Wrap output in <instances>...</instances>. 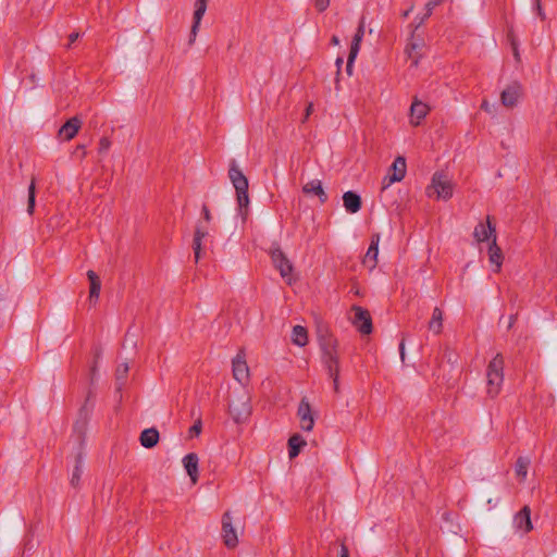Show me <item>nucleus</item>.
<instances>
[{"mask_svg":"<svg viewBox=\"0 0 557 557\" xmlns=\"http://www.w3.org/2000/svg\"><path fill=\"white\" fill-rule=\"evenodd\" d=\"M228 176H230V180L236 190L238 212H239L240 216L245 220L248 215V205H249L248 180L244 175L242 170L237 166L235 161H233L230 166Z\"/></svg>","mask_w":557,"mask_h":557,"instance_id":"obj_1","label":"nucleus"},{"mask_svg":"<svg viewBox=\"0 0 557 557\" xmlns=\"http://www.w3.org/2000/svg\"><path fill=\"white\" fill-rule=\"evenodd\" d=\"M320 347L322 350V362L329 375H336L339 372V355L336 338L331 334L321 336Z\"/></svg>","mask_w":557,"mask_h":557,"instance_id":"obj_2","label":"nucleus"},{"mask_svg":"<svg viewBox=\"0 0 557 557\" xmlns=\"http://www.w3.org/2000/svg\"><path fill=\"white\" fill-rule=\"evenodd\" d=\"M487 395L492 398L496 397L504 382V357L497 354L488 363L486 370Z\"/></svg>","mask_w":557,"mask_h":557,"instance_id":"obj_3","label":"nucleus"},{"mask_svg":"<svg viewBox=\"0 0 557 557\" xmlns=\"http://www.w3.org/2000/svg\"><path fill=\"white\" fill-rule=\"evenodd\" d=\"M425 193L429 197L435 195L437 199L448 200L453 197L454 184L445 173L435 172Z\"/></svg>","mask_w":557,"mask_h":557,"instance_id":"obj_4","label":"nucleus"},{"mask_svg":"<svg viewBox=\"0 0 557 557\" xmlns=\"http://www.w3.org/2000/svg\"><path fill=\"white\" fill-rule=\"evenodd\" d=\"M271 259L274 267L280 271L281 276L286 281L287 284H292L294 282L293 276V264L287 259L285 253L281 248H274L271 250Z\"/></svg>","mask_w":557,"mask_h":557,"instance_id":"obj_5","label":"nucleus"},{"mask_svg":"<svg viewBox=\"0 0 557 557\" xmlns=\"http://www.w3.org/2000/svg\"><path fill=\"white\" fill-rule=\"evenodd\" d=\"M351 311L354 312V317L350 318L352 325L362 335L371 334L373 326L370 312L360 306H352Z\"/></svg>","mask_w":557,"mask_h":557,"instance_id":"obj_6","label":"nucleus"},{"mask_svg":"<svg viewBox=\"0 0 557 557\" xmlns=\"http://www.w3.org/2000/svg\"><path fill=\"white\" fill-rule=\"evenodd\" d=\"M406 159L397 157L388 169L387 174L383 177L382 189L388 188L393 183L400 182L406 175Z\"/></svg>","mask_w":557,"mask_h":557,"instance_id":"obj_7","label":"nucleus"},{"mask_svg":"<svg viewBox=\"0 0 557 557\" xmlns=\"http://www.w3.org/2000/svg\"><path fill=\"white\" fill-rule=\"evenodd\" d=\"M364 25H366V21H364V17H362L359 22L358 28L352 38V42H351V47H350V51H349V55H348V60H347V64H346V72L348 75L352 74L354 62L359 53L360 45H361V41L364 36Z\"/></svg>","mask_w":557,"mask_h":557,"instance_id":"obj_8","label":"nucleus"},{"mask_svg":"<svg viewBox=\"0 0 557 557\" xmlns=\"http://www.w3.org/2000/svg\"><path fill=\"white\" fill-rule=\"evenodd\" d=\"M222 537L223 543L227 548L232 549L238 545L237 532L233 527L230 511L224 512L222 516Z\"/></svg>","mask_w":557,"mask_h":557,"instance_id":"obj_9","label":"nucleus"},{"mask_svg":"<svg viewBox=\"0 0 557 557\" xmlns=\"http://www.w3.org/2000/svg\"><path fill=\"white\" fill-rule=\"evenodd\" d=\"M522 95V86L518 82L508 85L500 94V101L504 107L513 108Z\"/></svg>","mask_w":557,"mask_h":557,"instance_id":"obj_10","label":"nucleus"},{"mask_svg":"<svg viewBox=\"0 0 557 557\" xmlns=\"http://www.w3.org/2000/svg\"><path fill=\"white\" fill-rule=\"evenodd\" d=\"M232 363L234 379L240 384L246 383L249 379V368L247 366L245 354L243 350H239V352L233 359Z\"/></svg>","mask_w":557,"mask_h":557,"instance_id":"obj_11","label":"nucleus"},{"mask_svg":"<svg viewBox=\"0 0 557 557\" xmlns=\"http://www.w3.org/2000/svg\"><path fill=\"white\" fill-rule=\"evenodd\" d=\"M473 237L478 243L492 242L496 237V228L491 223L490 216L486 219V223L480 222L473 232Z\"/></svg>","mask_w":557,"mask_h":557,"instance_id":"obj_12","label":"nucleus"},{"mask_svg":"<svg viewBox=\"0 0 557 557\" xmlns=\"http://www.w3.org/2000/svg\"><path fill=\"white\" fill-rule=\"evenodd\" d=\"M297 414L300 420V428L307 432L311 431L314 425V419L311 412L310 404L306 398L300 400Z\"/></svg>","mask_w":557,"mask_h":557,"instance_id":"obj_13","label":"nucleus"},{"mask_svg":"<svg viewBox=\"0 0 557 557\" xmlns=\"http://www.w3.org/2000/svg\"><path fill=\"white\" fill-rule=\"evenodd\" d=\"M230 411L237 423L243 422L250 414L249 399L244 397L243 399L231 403Z\"/></svg>","mask_w":557,"mask_h":557,"instance_id":"obj_14","label":"nucleus"},{"mask_svg":"<svg viewBox=\"0 0 557 557\" xmlns=\"http://www.w3.org/2000/svg\"><path fill=\"white\" fill-rule=\"evenodd\" d=\"M207 10V0H196L195 2V12H194V23L190 29L189 44L193 45L196 40L200 22Z\"/></svg>","mask_w":557,"mask_h":557,"instance_id":"obj_15","label":"nucleus"},{"mask_svg":"<svg viewBox=\"0 0 557 557\" xmlns=\"http://www.w3.org/2000/svg\"><path fill=\"white\" fill-rule=\"evenodd\" d=\"M81 127L82 121L77 116H73L60 127L58 136L69 141L77 135Z\"/></svg>","mask_w":557,"mask_h":557,"instance_id":"obj_16","label":"nucleus"},{"mask_svg":"<svg viewBox=\"0 0 557 557\" xmlns=\"http://www.w3.org/2000/svg\"><path fill=\"white\" fill-rule=\"evenodd\" d=\"M513 527L522 533H528L533 529L531 521V509L524 506L515 517Z\"/></svg>","mask_w":557,"mask_h":557,"instance_id":"obj_17","label":"nucleus"},{"mask_svg":"<svg viewBox=\"0 0 557 557\" xmlns=\"http://www.w3.org/2000/svg\"><path fill=\"white\" fill-rule=\"evenodd\" d=\"M430 107L419 99H414L410 106V124L420 125L421 121L428 115Z\"/></svg>","mask_w":557,"mask_h":557,"instance_id":"obj_18","label":"nucleus"},{"mask_svg":"<svg viewBox=\"0 0 557 557\" xmlns=\"http://www.w3.org/2000/svg\"><path fill=\"white\" fill-rule=\"evenodd\" d=\"M209 224H205L202 221H198L193 239V250L196 262L200 259L201 243L202 239L209 235Z\"/></svg>","mask_w":557,"mask_h":557,"instance_id":"obj_19","label":"nucleus"},{"mask_svg":"<svg viewBox=\"0 0 557 557\" xmlns=\"http://www.w3.org/2000/svg\"><path fill=\"white\" fill-rule=\"evenodd\" d=\"M379 244H380V235L373 234L371 237L370 246L367 250V253L363 258V264L369 269H374L377 264V255H379Z\"/></svg>","mask_w":557,"mask_h":557,"instance_id":"obj_20","label":"nucleus"},{"mask_svg":"<svg viewBox=\"0 0 557 557\" xmlns=\"http://www.w3.org/2000/svg\"><path fill=\"white\" fill-rule=\"evenodd\" d=\"M198 462H199V458H198L197 454H195V453H189L183 458L184 468H185L187 474L189 475L190 481L194 484L197 483L198 478H199Z\"/></svg>","mask_w":557,"mask_h":557,"instance_id":"obj_21","label":"nucleus"},{"mask_svg":"<svg viewBox=\"0 0 557 557\" xmlns=\"http://www.w3.org/2000/svg\"><path fill=\"white\" fill-rule=\"evenodd\" d=\"M488 261L494 265L493 271L498 273L502 269L504 256L502 249L497 245L496 238H494L488 245Z\"/></svg>","mask_w":557,"mask_h":557,"instance_id":"obj_22","label":"nucleus"},{"mask_svg":"<svg viewBox=\"0 0 557 557\" xmlns=\"http://www.w3.org/2000/svg\"><path fill=\"white\" fill-rule=\"evenodd\" d=\"M302 193L306 195H314L319 198L321 203L327 201V195L323 189L322 182L320 180H312L302 186Z\"/></svg>","mask_w":557,"mask_h":557,"instance_id":"obj_23","label":"nucleus"},{"mask_svg":"<svg viewBox=\"0 0 557 557\" xmlns=\"http://www.w3.org/2000/svg\"><path fill=\"white\" fill-rule=\"evenodd\" d=\"M344 207L347 212L356 213L361 209V198L356 193L349 190L343 195Z\"/></svg>","mask_w":557,"mask_h":557,"instance_id":"obj_24","label":"nucleus"},{"mask_svg":"<svg viewBox=\"0 0 557 557\" xmlns=\"http://www.w3.org/2000/svg\"><path fill=\"white\" fill-rule=\"evenodd\" d=\"M87 277H88L89 283H90L89 300L96 302L98 300V298H99L100 289H101L100 278L97 275V273L95 271H92V270H89L87 272Z\"/></svg>","mask_w":557,"mask_h":557,"instance_id":"obj_25","label":"nucleus"},{"mask_svg":"<svg viewBox=\"0 0 557 557\" xmlns=\"http://www.w3.org/2000/svg\"><path fill=\"white\" fill-rule=\"evenodd\" d=\"M139 441L145 448L154 447L159 442L158 430L154 428L144 430L140 434Z\"/></svg>","mask_w":557,"mask_h":557,"instance_id":"obj_26","label":"nucleus"},{"mask_svg":"<svg viewBox=\"0 0 557 557\" xmlns=\"http://www.w3.org/2000/svg\"><path fill=\"white\" fill-rule=\"evenodd\" d=\"M429 330L434 334H440L443 330V311L435 307L432 312V318L429 322Z\"/></svg>","mask_w":557,"mask_h":557,"instance_id":"obj_27","label":"nucleus"},{"mask_svg":"<svg viewBox=\"0 0 557 557\" xmlns=\"http://www.w3.org/2000/svg\"><path fill=\"white\" fill-rule=\"evenodd\" d=\"M306 445V441L299 435L295 434L288 440V456L290 459L297 457L301 447Z\"/></svg>","mask_w":557,"mask_h":557,"instance_id":"obj_28","label":"nucleus"},{"mask_svg":"<svg viewBox=\"0 0 557 557\" xmlns=\"http://www.w3.org/2000/svg\"><path fill=\"white\" fill-rule=\"evenodd\" d=\"M292 342L299 347L306 346L308 343L307 330L301 325H295L292 332Z\"/></svg>","mask_w":557,"mask_h":557,"instance_id":"obj_29","label":"nucleus"},{"mask_svg":"<svg viewBox=\"0 0 557 557\" xmlns=\"http://www.w3.org/2000/svg\"><path fill=\"white\" fill-rule=\"evenodd\" d=\"M422 48V44L418 42H411L406 48V53L408 55V59L411 61V66L417 67L420 60V52L419 50Z\"/></svg>","mask_w":557,"mask_h":557,"instance_id":"obj_30","label":"nucleus"},{"mask_svg":"<svg viewBox=\"0 0 557 557\" xmlns=\"http://www.w3.org/2000/svg\"><path fill=\"white\" fill-rule=\"evenodd\" d=\"M83 473V457L81 454L77 455L75 460V467L71 476V485L77 487Z\"/></svg>","mask_w":557,"mask_h":557,"instance_id":"obj_31","label":"nucleus"},{"mask_svg":"<svg viewBox=\"0 0 557 557\" xmlns=\"http://www.w3.org/2000/svg\"><path fill=\"white\" fill-rule=\"evenodd\" d=\"M529 466L530 459L527 457H519L516 461L515 471L522 481L527 478Z\"/></svg>","mask_w":557,"mask_h":557,"instance_id":"obj_32","label":"nucleus"},{"mask_svg":"<svg viewBox=\"0 0 557 557\" xmlns=\"http://www.w3.org/2000/svg\"><path fill=\"white\" fill-rule=\"evenodd\" d=\"M36 203V183L35 178H32L30 184L28 186V199H27V213L33 215L35 211Z\"/></svg>","mask_w":557,"mask_h":557,"instance_id":"obj_33","label":"nucleus"},{"mask_svg":"<svg viewBox=\"0 0 557 557\" xmlns=\"http://www.w3.org/2000/svg\"><path fill=\"white\" fill-rule=\"evenodd\" d=\"M128 370H129V368H128L127 363H122L116 368L115 379H116V385H117L119 391H121L122 386L125 383Z\"/></svg>","mask_w":557,"mask_h":557,"instance_id":"obj_34","label":"nucleus"},{"mask_svg":"<svg viewBox=\"0 0 557 557\" xmlns=\"http://www.w3.org/2000/svg\"><path fill=\"white\" fill-rule=\"evenodd\" d=\"M442 1H443V0H429V1H428L426 5H425V10H426V12H425V14L421 17V20H420V22L418 23V25L416 26V28H418L419 26H421V25L424 23V21L431 16V14H432L433 10H434L437 5H440V4L442 3Z\"/></svg>","mask_w":557,"mask_h":557,"instance_id":"obj_35","label":"nucleus"},{"mask_svg":"<svg viewBox=\"0 0 557 557\" xmlns=\"http://www.w3.org/2000/svg\"><path fill=\"white\" fill-rule=\"evenodd\" d=\"M202 430V423L201 420L198 419L195 421V423L189 429L190 436H198L201 433Z\"/></svg>","mask_w":557,"mask_h":557,"instance_id":"obj_36","label":"nucleus"},{"mask_svg":"<svg viewBox=\"0 0 557 557\" xmlns=\"http://www.w3.org/2000/svg\"><path fill=\"white\" fill-rule=\"evenodd\" d=\"M110 147H111V141L109 138H107V137L100 138V140H99V152L100 153H107V151L110 149Z\"/></svg>","mask_w":557,"mask_h":557,"instance_id":"obj_37","label":"nucleus"},{"mask_svg":"<svg viewBox=\"0 0 557 557\" xmlns=\"http://www.w3.org/2000/svg\"><path fill=\"white\" fill-rule=\"evenodd\" d=\"M201 213H202V220L201 221L205 224H210V222L212 220V215H211V212H210V210H209L207 205L202 206Z\"/></svg>","mask_w":557,"mask_h":557,"instance_id":"obj_38","label":"nucleus"},{"mask_svg":"<svg viewBox=\"0 0 557 557\" xmlns=\"http://www.w3.org/2000/svg\"><path fill=\"white\" fill-rule=\"evenodd\" d=\"M100 355H101L100 349L96 348L95 349V361H94L92 367L90 368L91 380H94V377L96 375L97 362H98V360L100 358Z\"/></svg>","mask_w":557,"mask_h":557,"instance_id":"obj_39","label":"nucleus"},{"mask_svg":"<svg viewBox=\"0 0 557 557\" xmlns=\"http://www.w3.org/2000/svg\"><path fill=\"white\" fill-rule=\"evenodd\" d=\"M314 5L319 12H323L329 8L330 0H315Z\"/></svg>","mask_w":557,"mask_h":557,"instance_id":"obj_40","label":"nucleus"},{"mask_svg":"<svg viewBox=\"0 0 557 557\" xmlns=\"http://www.w3.org/2000/svg\"><path fill=\"white\" fill-rule=\"evenodd\" d=\"M333 381V387L336 393L339 391V372L336 375H329Z\"/></svg>","mask_w":557,"mask_h":557,"instance_id":"obj_41","label":"nucleus"},{"mask_svg":"<svg viewBox=\"0 0 557 557\" xmlns=\"http://www.w3.org/2000/svg\"><path fill=\"white\" fill-rule=\"evenodd\" d=\"M78 37H79V33H72V34H70V36H69V40H70L69 47L73 42H75L78 39Z\"/></svg>","mask_w":557,"mask_h":557,"instance_id":"obj_42","label":"nucleus"},{"mask_svg":"<svg viewBox=\"0 0 557 557\" xmlns=\"http://www.w3.org/2000/svg\"><path fill=\"white\" fill-rule=\"evenodd\" d=\"M339 557H349V552L345 544H342Z\"/></svg>","mask_w":557,"mask_h":557,"instance_id":"obj_43","label":"nucleus"},{"mask_svg":"<svg viewBox=\"0 0 557 557\" xmlns=\"http://www.w3.org/2000/svg\"><path fill=\"white\" fill-rule=\"evenodd\" d=\"M481 108L482 110L486 111V112H491V104L487 100H484L481 104Z\"/></svg>","mask_w":557,"mask_h":557,"instance_id":"obj_44","label":"nucleus"},{"mask_svg":"<svg viewBox=\"0 0 557 557\" xmlns=\"http://www.w3.org/2000/svg\"><path fill=\"white\" fill-rule=\"evenodd\" d=\"M399 350H400V357L404 360V358H405V343H404V341H401V343L399 345Z\"/></svg>","mask_w":557,"mask_h":557,"instance_id":"obj_45","label":"nucleus"},{"mask_svg":"<svg viewBox=\"0 0 557 557\" xmlns=\"http://www.w3.org/2000/svg\"><path fill=\"white\" fill-rule=\"evenodd\" d=\"M312 109H313V106L312 103H310L307 109H306V115H305V120L309 117V115L311 114L312 112Z\"/></svg>","mask_w":557,"mask_h":557,"instance_id":"obj_46","label":"nucleus"},{"mask_svg":"<svg viewBox=\"0 0 557 557\" xmlns=\"http://www.w3.org/2000/svg\"><path fill=\"white\" fill-rule=\"evenodd\" d=\"M76 150H82V156H81V158H85V156H86V150H85V146H84V145H78V146L76 147Z\"/></svg>","mask_w":557,"mask_h":557,"instance_id":"obj_47","label":"nucleus"},{"mask_svg":"<svg viewBox=\"0 0 557 557\" xmlns=\"http://www.w3.org/2000/svg\"><path fill=\"white\" fill-rule=\"evenodd\" d=\"M515 321H516V315H510L509 317L508 327H511L513 325Z\"/></svg>","mask_w":557,"mask_h":557,"instance_id":"obj_48","label":"nucleus"},{"mask_svg":"<svg viewBox=\"0 0 557 557\" xmlns=\"http://www.w3.org/2000/svg\"><path fill=\"white\" fill-rule=\"evenodd\" d=\"M331 41H332L333 45H338L339 44V38L337 36H333Z\"/></svg>","mask_w":557,"mask_h":557,"instance_id":"obj_49","label":"nucleus"},{"mask_svg":"<svg viewBox=\"0 0 557 557\" xmlns=\"http://www.w3.org/2000/svg\"><path fill=\"white\" fill-rule=\"evenodd\" d=\"M411 10H412V8H410V9H409V10H407V11H405V12H404V14H403V15H404V17H408V16H409V14H410V12H411Z\"/></svg>","mask_w":557,"mask_h":557,"instance_id":"obj_50","label":"nucleus"},{"mask_svg":"<svg viewBox=\"0 0 557 557\" xmlns=\"http://www.w3.org/2000/svg\"><path fill=\"white\" fill-rule=\"evenodd\" d=\"M342 63H343V59L337 58L336 65L339 67L342 65Z\"/></svg>","mask_w":557,"mask_h":557,"instance_id":"obj_51","label":"nucleus"}]
</instances>
